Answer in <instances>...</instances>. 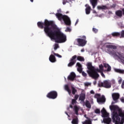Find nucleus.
Returning <instances> with one entry per match:
<instances>
[{
	"label": "nucleus",
	"instance_id": "nucleus-60",
	"mask_svg": "<svg viewBox=\"0 0 124 124\" xmlns=\"http://www.w3.org/2000/svg\"><path fill=\"white\" fill-rule=\"evenodd\" d=\"M65 113L66 114H67V115L68 117H69V115H68V113H67V112H65Z\"/></svg>",
	"mask_w": 124,
	"mask_h": 124
},
{
	"label": "nucleus",
	"instance_id": "nucleus-32",
	"mask_svg": "<svg viewBox=\"0 0 124 124\" xmlns=\"http://www.w3.org/2000/svg\"><path fill=\"white\" fill-rule=\"evenodd\" d=\"M99 68L101 71H103V70H104V67L102 64L99 65Z\"/></svg>",
	"mask_w": 124,
	"mask_h": 124
},
{
	"label": "nucleus",
	"instance_id": "nucleus-30",
	"mask_svg": "<svg viewBox=\"0 0 124 124\" xmlns=\"http://www.w3.org/2000/svg\"><path fill=\"white\" fill-rule=\"evenodd\" d=\"M88 120H85V122H82L83 124H92V121H90V118H88Z\"/></svg>",
	"mask_w": 124,
	"mask_h": 124
},
{
	"label": "nucleus",
	"instance_id": "nucleus-2",
	"mask_svg": "<svg viewBox=\"0 0 124 124\" xmlns=\"http://www.w3.org/2000/svg\"><path fill=\"white\" fill-rule=\"evenodd\" d=\"M110 110L117 111L112 112V122L115 124H124V110L120 108L118 106L112 105L109 106Z\"/></svg>",
	"mask_w": 124,
	"mask_h": 124
},
{
	"label": "nucleus",
	"instance_id": "nucleus-27",
	"mask_svg": "<svg viewBox=\"0 0 124 124\" xmlns=\"http://www.w3.org/2000/svg\"><path fill=\"white\" fill-rule=\"evenodd\" d=\"M74 110L75 112V113L77 114V115H78V111H79V108H78V107H77V106H75L74 107Z\"/></svg>",
	"mask_w": 124,
	"mask_h": 124
},
{
	"label": "nucleus",
	"instance_id": "nucleus-52",
	"mask_svg": "<svg viewBox=\"0 0 124 124\" xmlns=\"http://www.w3.org/2000/svg\"><path fill=\"white\" fill-rule=\"evenodd\" d=\"M90 93H91L92 94H93L94 93V92L93 91V90H91L90 92Z\"/></svg>",
	"mask_w": 124,
	"mask_h": 124
},
{
	"label": "nucleus",
	"instance_id": "nucleus-62",
	"mask_svg": "<svg viewBox=\"0 0 124 124\" xmlns=\"http://www.w3.org/2000/svg\"><path fill=\"white\" fill-rule=\"evenodd\" d=\"M114 103H115L112 102V103H111V104H114Z\"/></svg>",
	"mask_w": 124,
	"mask_h": 124
},
{
	"label": "nucleus",
	"instance_id": "nucleus-57",
	"mask_svg": "<svg viewBox=\"0 0 124 124\" xmlns=\"http://www.w3.org/2000/svg\"><path fill=\"white\" fill-rule=\"evenodd\" d=\"M70 108H73V106H72V105H70Z\"/></svg>",
	"mask_w": 124,
	"mask_h": 124
},
{
	"label": "nucleus",
	"instance_id": "nucleus-56",
	"mask_svg": "<svg viewBox=\"0 0 124 124\" xmlns=\"http://www.w3.org/2000/svg\"><path fill=\"white\" fill-rule=\"evenodd\" d=\"M93 85H96V81H94L93 82Z\"/></svg>",
	"mask_w": 124,
	"mask_h": 124
},
{
	"label": "nucleus",
	"instance_id": "nucleus-10",
	"mask_svg": "<svg viewBox=\"0 0 124 124\" xmlns=\"http://www.w3.org/2000/svg\"><path fill=\"white\" fill-rule=\"evenodd\" d=\"M87 68L88 70L87 71V72L90 77L94 68V67L93 66L91 62H89L87 63Z\"/></svg>",
	"mask_w": 124,
	"mask_h": 124
},
{
	"label": "nucleus",
	"instance_id": "nucleus-43",
	"mask_svg": "<svg viewBox=\"0 0 124 124\" xmlns=\"http://www.w3.org/2000/svg\"><path fill=\"white\" fill-rule=\"evenodd\" d=\"M65 31H69L70 32L71 31V29L70 28H69V27H67L66 30H65Z\"/></svg>",
	"mask_w": 124,
	"mask_h": 124
},
{
	"label": "nucleus",
	"instance_id": "nucleus-4",
	"mask_svg": "<svg viewBox=\"0 0 124 124\" xmlns=\"http://www.w3.org/2000/svg\"><path fill=\"white\" fill-rule=\"evenodd\" d=\"M76 59L79 62H85V58L81 56L74 55L70 60V62L68 64V67H72L74 64L76 63Z\"/></svg>",
	"mask_w": 124,
	"mask_h": 124
},
{
	"label": "nucleus",
	"instance_id": "nucleus-1",
	"mask_svg": "<svg viewBox=\"0 0 124 124\" xmlns=\"http://www.w3.org/2000/svg\"><path fill=\"white\" fill-rule=\"evenodd\" d=\"M37 26L40 29H44V31L51 39L55 40L56 43H64L66 41V35L61 31L53 21L45 19L44 23L39 21Z\"/></svg>",
	"mask_w": 124,
	"mask_h": 124
},
{
	"label": "nucleus",
	"instance_id": "nucleus-54",
	"mask_svg": "<svg viewBox=\"0 0 124 124\" xmlns=\"http://www.w3.org/2000/svg\"><path fill=\"white\" fill-rule=\"evenodd\" d=\"M78 22H79V19H77L76 22V23H75V26L77 25V24H78Z\"/></svg>",
	"mask_w": 124,
	"mask_h": 124
},
{
	"label": "nucleus",
	"instance_id": "nucleus-42",
	"mask_svg": "<svg viewBox=\"0 0 124 124\" xmlns=\"http://www.w3.org/2000/svg\"><path fill=\"white\" fill-rule=\"evenodd\" d=\"M82 75L83 77H87V73H85V72H81Z\"/></svg>",
	"mask_w": 124,
	"mask_h": 124
},
{
	"label": "nucleus",
	"instance_id": "nucleus-20",
	"mask_svg": "<svg viewBox=\"0 0 124 124\" xmlns=\"http://www.w3.org/2000/svg\"><path fill=\"white\" fill-rule=\"evenodd\" d=\"M115 14L118 17H123V11L121 10H117L115 12Z\"/></svg>",
	"mask_w": 124,
	"mask_h": 124
},
{
	"label": "nucleus",
	"instance_id": "nucleus-24",
	"mask_svg": "<svg viewBox=\"0 0 124 124\" xmlns=\"http://www.w3.org/2000/svg\"><path fill=\"white\" fill-rule=\"evenodd\" d=\"M104 66L105 67V68H107V71L109 72L111 70V66L109 65L108 64H107L106 63H104Z\"/></svg>",
	"mask_w": 124,
	"mask_h": 124
},
{
	"label": "nucleus",
	"instance_id": "nucleus-28",
	"mask_svg": "<svg viewBox=\"0 0 124 124\" xmlns=\"http://www.w3.org/2000/svg\"><path fill=\"white\" fill-rule=\"evenodd\" d=\"M85 106H86V107L87 108H89V109H90V108H91V104L90 103V102L88 100L86 101Z\"/></svg>",
	"mask_w": 124,
	"mask_h": 124
},
{
	"label": "nucleus",
	"instance_id": "nucleus-49",
	"mask_svg": "<svg viewBox=\"0 0 124 124\" xmlns=\"http://www.w3.org/2000/svg\"><path fill=\"white\" fill-rule=\"evenodd\" d=\"M123 81V79L122 78H120L119 80H118V84H122V82Z\"/></svg>",
	"mask_w": 124,
	"mask_h": 124
},
{
	"label": "nucleus",
	"instance_id": "nucleus-33",
	"mask_svg": "<svg viewBox=\"0 0 124 124\" xmlns=\"http://www.w3.org/2000/svg\"><path fill=\"white\" fill-rule=\"evenodd\" d=\"M71 0H63L62 3L63 5L66 4V2H69V1H71Z\"/></svg>",
	"mask_w": 124,
	"mask_h": 124
},
{
	"label": "nucleus",
	"instance_id": "nucleus-45",
	"mask_svg": "<svg viewBox=\"0 0 124 124\" xmlns=\"http://www.w3.org/2000/svg\"><path fill=\"white\" fill-rule=\"evenodd\" d=\"M100 73H101V76L103 77L104 78H105V75H104V74L103 73V71H101Z\"/></svg>",
	"mask_w": 124,
	"mask_h": 124
},
{
	"label": "nucleus",
	"instance_id": "nucleus-6",
	"mask_svg": "<svg viewBox=\"0 0 124 124\" xmlns=\"http://www.w3.org/2000/svg\"><path fill=\"white\" fill-rule=\"evenodd\" d=\"M101 72V71L100 70V69H98V68L95 69L94 67V69L92 71L91 75H90V77H92V78H93V79L96 80V79H98V77H99V75L98 74V72L100 73Z\"/></svg>",
	"mask_w": 124,
	"mask_h": 124
},
{
	"label": "nucleus",
	"instance_id": "nucleus-53",
	"mask_svg": "<svg viewBox=\"0 0 124 124\" xmlns=\"http://www.w3.org/2000/svg\"><path fill=\"white\" fill-rule=\"evenodd\" d=\"M84 117H85V118H86L87 119V121H88L87 118L89 119V121H91V118H90L89 117H87V115H84Z\"/></svg>",
	"mask_w": 124,
	"mask_h": 124
},
{
	"label": "nucleus",
	"instance_id": "nucleus-7",
	"mask_svg": "<svg viewBox=\"0 0 124 124\" xmlns=\"http://www.w3.org/2000/svg\"><path fill=\"white\" fill-rule=\"evenodd\" d=\"M100 88H106V89H110L111 88V82L109 80H104L103 82H99L98 84Z\"/></svg>",
	"mask_w": 124,
	"mask_h": 124
},
{
	"label": "nucleus",
	"instance_id": "nucleus-41",
	"mask_svg": "<svg viewBox=\"0 0 124 124\" xmlns=\"http://www.w3.org/2000/svg\"><path fill=\"white\" fill-rule=\"evenodd\" d=\"M77 70L78 71V72H79V73H82V71L83 70V69L81 68H77Z\"/></svg>",
	"mask_w": 124,
	"mask_h": 124
},
{
	"label": "nucleus",
	"instance_id": "nucleus-55",
	"mask_svg": "<svg viewBox=\"0 0 124 124\" xmlns=\"http://www.w3.org/2000/svg\"><path fill=\"white\" fill-rule=\"evenodd\" d=\"M122 14L124 15V8L122 9Z\"/></svg>",
	"mask_w": 124,
	"mask_h": 124
},
{
	"label": "nucleus",
	"instance_id": "nucleus-35",
	"mask_svg": "<svg viewBox=\"0 0 124 124\" xmlns=\"http://www.w3.org/2000/svg\"><path fill=\"white\" fill-rule=\"evenodd\" d=\"M76 66H77V67H78V68H82V65H81V63H80V62H78L77 63Z\"/></svg>",
	"mask_w": 124,
	"mask_h": 124
},
{
	"label": "nucleus",
	"instance_id": "nucleus-47",
	"mask_svg": "<svg viewBox=\"0 0 124 124\" xmlns=\"http://www.w3.org/2000/svg\"><path fill=\"white\" fill-rule=\"evenodd\" d=\"M78 97H79V95L76 94L75 95V99L76 100H77V99H78Z\"/></svg>",
	"mask_w": 124,
	"mask_h": 124
},
{
	"label": "nucleus",
	"instance_id": "nucleus-14",
	"mask_svg": "<svg viewBox=\"0 0 124 124\" xmlns=\"http://www.w3.org/2000/svg\"><path fill=\"white\" fill-rule=\"evenodd\" d=\"M90 2L93 6V8H95V7L97 5L98 0H90Z\"/></svg>",
	"mask_w": 124,
	"mask_h": 124
},
{
	"label": "nucleus",
	"instance_id": "nucleus-46",
	"mask_svg": "<svg viewBox=\"0 0 124 124\" xmlns=\"http://www.w3.org/2000/svg\"><path fill=\"white\" fill-rule=\"evenodd\" d=\"M91 83H89V82H87L85 84V85L86 86V87H88L89 86H91Z\"/></svg>",
	"mask_w": 124,
	"mask_h": 124
},
{
	"label": "nucleus",
	"instance_id": "nucleus-12",
	"mask_svg": "<svg viewBox=\"0 0 124 124\" xmlns=\"http://www.w3.org/2000/svg\"><path fill=\"white\" fill-rule=\"evenodd\" d=\"M76 78V75L74 72H71L69 76H68L67 79L70 81H74V79Z\"/></svg>",
	"mask_w": 124,
	"mask_h": 124
},
{
	"label": "nucleus",
	"instance_id": "nucleus-15",
	"mask_svg": "<svg viewBox=\"0 0 124 124\" xmlns=\"http://www.w3.org/2000/svg\"><path fill=\"white\" fill-rule=\"evenodd\" d=\"M85 7H86V8L85 9L86 14L88 15L90 14V13H91V10H92V8H91V6H90V5H89V4H86L85 5Z\"/></svg>",
	"mask_w": 124,
	"mask_h": 124
},
{
	"label": "nucleus",
	"instance_id": "nucleus-31",
	"mask_svg": "<svg viewBox=\"0 0 124 124\" xmlns=\"http://www.w3.org/2000/svg\"><path fill=\"white\" fill-rule=\"evenodd\" d=\"M77 93V90L75 89V88L72 87V93L73 94H75Z\"/></svg>",
	"mask_w": 124,
	"mask_h": 124
},
{
	"label": "nucleus",
	"instance_id": "nucleus-22",
	"mask_svg": "<svg viewBox=\"0 0 124 124\" xmlns=\"http://www.w3.org/2000/svg\"><path fill=\"white\" fill-rule=\"evenodd\" d=\"M114 71L117 73H120V74H124V70L115 68L114 69Z\"/></svg>",
	"mask_w": 124,
	"mask_h": 124
},
{
	"label": "nucleus",
	"instance_id": "nucleus-38",
	"mask_svg": "<svg viewBox=\"0 0 124 124\" xmlns=\"http://www.w3.org/2000/svg\"><path fill=\"white\" fill-rule=\"evenodd\" d=\"M77 103V101H76V100H75V99H73L72 100V104H73V105H74V104H76Z\"/></svg>",
	"mask_w": 124,
	"mask_h": 124
},
{
	"label": "nucleus",
	"instance_id": "nucleus-48",
	"mask_svg": "<svg viewBox=\"0 0 124 124\" xmlns=\"http://www.w3.org/2000/svg\"><path fill=\"white\" fill-rule=\"evenodd\" d=\"M111 8H115L116 7V4H113L110 6Z\"/></svg>",
	"mask_w": 124,
	"mask_h": 124
},
{
	"label": "nucleus",
	"instance_id": "nucleus-39",
	"mask_svg": "<svg viewBox=\"0 0 124 124\" xmlns=\"http://www.w3.org/2000/svg\"><path fill=\"white\" fill-rule=\"evenodd\" d=\"M59 44H55L54 45V49L55 50V51H56V50H57V49H58V48H59Z\"/></svg>",
	"mask_w": 124,
	"mask_h": 124
},
{
	"label": "nucleus",
	"instance_id": "nucleus-51",
	"mask_svg": "<svg viewBox=\"0 0 124 124\" xmlns=\"http://www.w3.org/2000/svg\"><path fill=\"white\" fill-rule=\"evenodd\" d=\"M120 100L121 101V102H122L123 103H124V97H122L120 99Z\"/></svg>",
	"mask_w": 124,
	"mask_h": 124
},
{
	"label": "nucleus",
	"instance_id": "nucleus-21",
	"mask_svg": "<svg viewBox=\"0 0 124 124\" xmlns=\"http://www.w3.org/2000/svg\"><path fill=\"white\" fill-rule=\"evenodd\" d=\"M107 48H108V51L109 52V50L110 49H114V50H116L117 49V46H116L111 45H108L106 46Z\"/></svg>",
	"mask_w": 124,
	"mask_h": 124
},
{
	"label": "nucleus",
	"instance_id": "nucleus-13",
	"mask_svg": "<svg viewBox=\"0 0 124 124\" xmlns=\"http://www.w3.org/2000/svg\"><path fill=\"white\" fill-rule=\"evenodd\" d=\"M101 113L102 114L103 118H108V117H109V113H107L106 109H105L104 108L101 110Z\"/></svg>",
	"mask_w": 124,
	"mask_h": 124
},
{
	"label": "nucleus",
	"instance_id": "nucleus-19",
	"mask_svg": "<svg viewBox=\"0 0 124 124\" xmlns=\"http://www.w3.org/2000/svg\"><path fill=\"white\" fill-rule=\"evenodd\" d=\"M106 100V99L104 95H102V97H99L97 99V102H105Z\"/></svg>",
	"mask_w": 124,
	"mask_h": 124
},
{
	"label": "nucleus",
	"instance_id": "nucleus-37",
	"mask_svg": "<svg viewBox=\"0 0 124 124\" xmlns=\"http://www.w3.org/2000/svg\"><path fill=\"white\" fill-rule=\"evenodd\" d=\"M94 112L95 114H100V110L98 108L95 109Z\"/></svg>",
	"mask_w": 124,
	"mask_h": 124
},
{
	"label": "nucleus",
	"instance_id": "nucleus-25",
	"mask_svg": "<svg viewBox=\"0 0 124 124\" xmlns=\"http://www.w3.org/2000/svg\"><path fill=\"white\" fill-rule=\"evenodd\" d=\"M111 35H112V36H113V37H118V36H120V35H121V33L118 32H114L113 33H112Z\"/></svg>",
	"mask_w": 124,
	"mask_h": 124
},
{
	"label": "nucleus",
	"instance_id": "nucleus-18",
	"mask_svg": "<svg viewBox=\"0 0 124 124\" xmlns=\"http://www.w3.org/2000/svg\"><path fill=\"white\" fill-rule=\"evenodd\" d=\"M49 60L51 62H56V61H57L56 60V57L55 56L53 55V54L50 55Z\"/></svg>",
	"mask_w": 124,
	"mask_h": 124
},
{
	"label": "nucleus",
	"instance_id": "nucleus-26",
	"mask_svg": "<svg viewBox=\"0 0 124 124\" xmlns=\"http://www.w3.org/2000/svg\"><path fill=\"white\" fill-rule=\"evenodd\" d=\"M65 90L68 92L69 94H71V90L69 88V87H68V85H66L65 86Z\"/></svg>",
	"mask_w": 124,
	"mask_h": 124
},
{
	"label": "nucleus",
	"instance_id": "nucleus-29",
	"mask_svg": "<svg viewBox=\"0 0 124 124\" xmlns=\"http://www.w3.org/2000/svg\"><path fill=\"white\" fill-rule=\"evenodd\" d=\"M72 124H78V118H74L72 121Z\"/></svg>",
	"mask_w": 124,
	"mask_h": 124
},
{
	"label": "nucleus",
	"instance_id": "nucleus-59",
	"mask_svg": "<svg viewBox=\"0 0 124 124\" xmlns=\"http://www.w3.org/2000/svg\"><path fill=\"white\" fill-rule=\"evenodd\" d=\"M85 51V50L84 49H82L81 50V52H84Z\"/></svg>",
	"mask_w": 124,
	"mask_h": 124
},
{
	"label": "nucleus",
	"instance_id": "nucleus-17",
	"mask_svg": "<svg viewBox=\"0 0 124 124\" xmlns=\"http://www.w3.org/2000/svg\"><path fill=\"white\" fill-rule=\"evenodd\" d=\"M97 9L98 10H106L108 9V7L106 5L97 6Z\"/></svg>",
	"mask_w": 124,
	"mask_h": 124
},
{
	"label": "nucleus",
	"instance_id": "nucleus-34",
	"mask_svg": "<svg viewBox=\"0 0 124 124\" xmlns=\"http://www.w3.org/2000/svg\"><path fill=\"white\" fill-rule=\"evenodd\" d=\"M52 53H53V55H54V56H57V57H58V58H62V55H60V54H58V53H55L54 51H52Z\"/></svg>",
	"mask_w": 124,
	"mask_h": 124
},
{
	"label": "nucleus",
	"instance_id": "nucleus-61",
	"mask_svg": "<svg viewBox=\"0 0 124 124\" xmlns=\"http://www.w3.org/2000/svg\"><path fill=\"white\" fill-rule=\"evenodd\" d=\"M30 1H31V2H33V0H30Z\"/></svg>",
	"mask_w": 124,
	"mask_h": 124
},
{
	"label": "nucleus",
	"instance_id": "nucleus-8",
	"mask_svg": "<svg viewBox=\"0 0 124 124\" xmlns=\"http://www.w3.org/2000/svg\"><path fill=\"white\" fill-rule=\"evenodd\" d=\"M81 38H78L77 39V41L78 43L79 44V46H81V47H83L87 44V38L86 37V36H82L81 37Z\"/></svg>",
	"mask_w": 124,
	"mask_h": 124
},
{
	"label": "nucleus",
	"instance_id": "nucleus-16",
	"mask_svg": "<svg viewBox=\"0 0 124 124\" xmlns=\"http://www.w3.org/2000/svg\"><path fill=\"white\" fill-rule=\"evenodd\" d=\"M103 122L104 124H111V122H112V119H111L110 118H104L103 119Z\"/></svg>",
	"mask_w": 124,
	"mask_h": 124
},
{
	"label": "nucleus",
	"instance_id": "nucleus-58",
	"mask_svg": "<svg viewBox=\"0 0 124 124\" xmlns=\"http://www.w3.org/2000/svg\"><path fill=\"white\" fill-rule=\"evenodd\" d=\"M93 13L96 14V11L95 10L93 11Z\"/></svg>",
	"mask_w": 124,
	"mask_h": 124
},
{
	"label": "nucleus",
	"instance_id": "nucleus-3",
	"mask_svg": "<svg viewBox=\"0 0 124 124\" xmlns=\"http://www.w3.org/2000/svg\"><path fill=\"white\" fill-rule=\"evenodd\" d=\"M56 16L59 21H62V20H63L64 24H65L66 26H70V25H71V21H70V18L69 17H68V16L63 15L59 13L56 14Z\"/></svg>",
	"mask_w": 124,
	"mask_h": 124
},
{
	"label": "nucleus",
	"instance_id": "nucleus-11",
	"mask_svg": "<svg viewBox=\"0 0 124 124\" xmlns=\"http://www.w3.org/2000/svg\"><path fill=\"white\" fill-rule=\"evenodd\" d=\"M112 97L115 103L118 102V99L120 98V94L119 93H113L112 94Z\"/></svg>",
	"mask_w": 124,
	"mask_h": 124
},
{
	"label": "nucleus",
	"instance_id": "nucleus-44",
	"mask_svg": "<svg viewBox=\"0 0 124 124\" xmlns=\"http://www.w3.org/2000/svg\"><path fill=\"white\" fill-rule=\"evenodd\" d=\"M121 37H124V30L121 31Z\"/></svg>",
	"mask_w": 124,
	"mask_h": 124
},
{
	"label": "nucleus",
	"instance_id": "nucleus-23",
	"mask_svg": "<svg viewBox=\"0 0 124 124\" xmlns=\"http://www.w3.org/2000/svg\"><path fill=\"white\" fill-rule=\"evenodd\" d=\"M85 98H86V94L85 93H81L80 95L79 99L81 101H84Z\"/></svg>",
	"mask_w": 124,
	"mask_h": 124
},
{
	"label": "nucleus",
	"instance_id": "nucleus-9",
	"mask_svg": "<svg viewBox=\"0 0 124 124\" xmlns=\"http://www.w3.org/2000/svg\"><path fill=\"white\" fill-rule=\"evenodd\" d=\"M46 97L50 99H56L58 97V92L57 91H52L47 94Z\"/></svg>",
	"mask_w": 124,
	"mask_h": 124
},
{
	"label": "nucleus",
	"instance_id": "nucleus-5",
	"mask_svg": "<svg viewBox=\"0 0 124 124\" xmlns=\"http://www.w3.org/2000/svg\"><path fill=\"white\" fill-rule=\"evenodd\" d=\"M109 54L110 55H112V56L113 57V58H117V59H119L120 60L121 62H123L124 64V54L118 52L114 51L113 50H110L109 51Z\"/></svg>",
	"mask_w": 124,
	"mask_h": 124
},
{
	"label": "nucleus",
	"instance_id": "nucleus-50",
	"mask_svg": "<svg viewBox=\"0 0 124 124\" xmlns=\"http://www.w3.org/2000/svg\"><path fill=\"white\" fill-rule=\"evenodd\" d=\"M121 87H122V89H124V80H123L122 82Z\"/></svg>",
	"mask_w": 124,
	"mask_h": 124
},
{
	"label": "nucleus",
	"instance_id": "nucleus-40",
	"mask_svg": "<svg viewBox=\"0 0 124 124\" xmlns=\"http://www.w3.org/2000/svg\"><path fill=\"white\" fill-rule=\"evenodd\" d=\"M93 32H94L95 33H96V32H97V31H98V30L94 28H93Z\"/></svg>",
	"mask_w": 124,
	"mask_h": 124
},
{
	"label": "nucleus",
	"instance_id": "nucleus-36",
	"mask_svg": "<svg viewBox=\"0 0 124 124\" xmlns=\"http://www.w3.org/2000/svg\"><path fill=\"white\" fill-rule=\"evenodd\" d=\"M101 95L100 94L96 93L94 95V98H97V99L98 98V97H100Z\"/></svg>",
	"mask_w": 124,
	"mask_h": 124
}]
</instances>
